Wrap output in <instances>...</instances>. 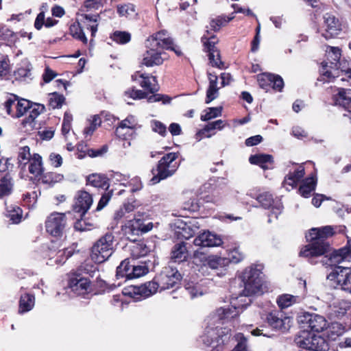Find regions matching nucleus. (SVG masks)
Here are the masks:
<instances>
[{"instance_id": "1", "label": "nucleus", "mask_w": 351, "mask_h": 351, "mask_svg": "<svg viewBox=\"0 0 351 351\" xmlns=\"http://www.w3.org/2000/svg\"><path fill=\"white\" fill-rule=\"evenodd\" d=\"M239 306H234L221 307L211 315L208 319V326L205 329V333L202 336V341L206 346H211L215 341L217 343L216 348L212 351H220L221 344H223L230 337V329L226 327H220V324L237 317L239 313Z\"/></svg>"}, {"instance_id": "2", "label": "nucleus", "mask_w": 351, "mask_h": 351, "mask_svg": "<svg viewBox=\"0 0 351 351\" xmlns=\"http://www.w3.org/2000/svg\"><path fill=\"white\" fill-rule=\"evenodd\" d=\"M182 278L178 269L170 266L165 267L153 280L138 287H133L131 288L132 291L125 294H130L134 298L135 295H139L136 298V299L146 298L156 293L158 289L162 291L176 287L180 283Z\"/></svg>"}, {"instance_id": "3", "label": "nucleus", "mask_w": 351, "mask_h": 351, "mask_svg": "<svg viewBox=\"0 0 351 351\" xmlns=\"http://www.w3.org/2000/svg\"><path fill=\"white\" fill-rule=\"evenodd\" d=\"M333 234V228L330 226L312 228L306 235L310 243L300 250V256L312 258L330 252V245L326 239Z\"/></svg>"}, {"instance_id": "4", "label": "nucleus", "mask_w": 351, "mask_h": 351, "mask_svg": "<svg viewBox=\"0 0 351 351\" xmlns=\"http://www.w3.org/2000/svg\"><path fill=\"white\" fill-rule=\"evenodd\" d=\"M241 278L244 285V289L239 294V297H250L263 293L262 272L260 269L252 266L247 267L244 270Z\"/></svg>"}, {"instance_id": "5", "label": "nucleus", "mask_w": 351, "mask_h": 351, "mask_svg": "<svg viewBox=\"0 0 351 351\" xmlns=\"http://www.w3.org/2000/svg\"><path fill=\"white\" fill-rule=\"evenodd\" d=\"M114 236L112 233H106L101 237L93 246L91 258L97 263L108 260L113 254Z\"/></svg>"}, {"instance_id": "6", "label": "nucleus", "mask_w": 351, "mask_h": 351, "mask_svg": "<svg viewBox=\"0 0 351 351\" xmlns=\"http://www.w3.org/2000/svg\"><path fill=\"white\" fill-rule=\"evenodd\" d=\"M328 55L330 56L332 61H330V63L326 62H322L319 69L321 77L318 78V80L328 82L339 76L341 50L338 47H331Z\"/></svg>"}, {"instance_id": "7", "label": "nucleus", "mask_w": 351, "mask_h": 351, "mask_svg": "<svg viewBox=\"0 0 351 351\" xmlns=\"http://www.w3.org/2000/svg\"><path fill=\"white\" fill-rule=\"evenodd\" d=\"M145 214V213L138 212L134 215V219H130L126 223L125 233L130 240H133L130 236L139 235L140 234L147 232L152 229L153 224L152 222L145 224L143 217ZM134 241H135V239H134Z\"/></svg>"}, {"instance_id": "8", "label": "nucleus", "mask_w": 351, "mask_h": 351, "mask_svg": "<svg viewBox=\"0 0 351 351\" xmlns=\"http://www.w3.org/2000/svg\"><path fill=\"white\" fill-rule=\"evenodd\" d=\"M327 279L337 281L342 290L351 294V268L337 266L327 275Z\"/></svg>"}, {"instance_id": "9", "label": "nucleus", "mask_w": 351, "mask_h": 351, "mask_svg": "<svg viewBox=\"0 0 351 351\" xmlns=\"http://www.w3.org/2000/svg\"><path fill=\"white\" fill-rule=\"evenodd\" d=\"M47 232L53 237H61L66 227V217L64 213H51L45 222Z\"/></svg>"}, {"instance_id": "10", "label": "nucleus", "mask_w": 351, "mask_h": 351, "mask_svg": "<svg viewBox=\"0 0 351 351\" xmlns=\"http://www.w3.org/2000/svg\"><path fill=\"white\" fill-rule=\"evenodd\" d=\"M266 320L272 329L285 332L291 326V319L281 311H274L267 315Z\"/></svg>"}, {"instance_id": "11", "label": "nucleus", "mask_w": 351, "mask_h": 351, "mask_svg": "<svg viewBox=\"0 0 351 351\" xmlns=\"http://www.w3.org/2000/svg\"><path fill=\"white\" fill-rule=\"evenodd\" d=\"M173 44V40L169 33L165 29L150 36L145 42L146 47L169 49Z\"/></svg>"}, {"instance_id": "12", "label": "nucleus", "mask_w": 351, "mask_h": 351, "mask_svg": "<svg viewBox=\"0 0 351 351\" xmlns=\"http://www.w3.org/2000/svg\"><path fill=\"white\" fill-rule=\"evenodd\" d=\"M300 322L304 327L316 332L323 331L327 326L325 317L315 313H304L300 317Z\"/></svg>"}, {"instance_id": "13", "label": "nucleus", "mask_w": 351, "mask_h": 351, "mask_svg": "<svg viewBox=\"0 0 351 351\" xmlns=\"http://www.w3.org/2000/svg\"><path fill=\"white\" fill-rule=\"evenodd\" d=\"M193 243L202 247H212L220 246L223 241L220 236L210 231H204L195 237Z\"/></svg>"}, {"instance_id": "14", "label": "nucleus", "mask_w": 351, "mask_h": 351, "mask_svg": "<svg viewBox=\"0 0 351 351\" xmlns=\"http://www.w3.org/2000/svg\"><path fill=\"white\" fill-rule=\"evenodd\" d=\"M92 195L85 191H79L75 195L73 210L84 216L93 204Z\"/></svg>"}, {"instance_id": "15", "label": "nucleus", "mask_w": 351, "mask_h": 351, "mask_svg": "<svg viewBox=\"0 0 351 351\" xmlns=\"http://www.w3.org/2000/svg\"><path fill=\"white\" fill-rule=\"evenodd\" d=\"M69 288L77 295H84L88 292L90 281L80 274H74L69 280Z\"/></svg>"}, {"instance_id": "16", "label": "nucleus", "mask_w": 351, "mask_h": 351, "mask_svg": "<svg viewBox=\"0 0 351 351\" xmlns=\"http://www.w3.org/2000/svg\"><path fill=\"white\" fill-rule=\"evenodd\" d=\"M351 256V247L346 246L340 248L338 250H334L330 254L329 257L327 258L326 262H324V265H329L333 269L337 267L339 263L348 259Z\"/></svg>"}, {"instance_id": "17", "label": "nucleus", "mask_w": 351, "mask_h": 351, "mask_svg": "<svg viewBox=\"0 0 351 351\" xmlns=\"http://www.w3.org/2000/svg\"><path fill=\"white\" fill-rule=\"evenodd\" d=\"M189 251L186 247V243L184 241L176 243L171 251V260L174 263H183L187 261Z\"/></svg>"}, {"instance_id": "18", "label": "nucleus", "mask_w": 351, "mask_h": 351, "mask_svg": "<svg viewBox=\"0 0 351 351\" xmlns=\"http://www.w3.org/2000/svg\"><path fill=\"white\" fill-rule=\"evenodd\" d=\"M351 307V302L341 300L332 302L329 306V315L332 318L343 317Z\"/></svg>"}, {"instance_id": "19", "label": "nucleus", "mask_w": 351, "mask_h": 351, "mask_svg": "<svg viewBox=\"0 0 351 351\" xmlns=\"http://www.w3.org/2000/svg\"><path fill=\"white\" fill-rule=\"evenodd\" d=\"M147 48L149 50L143 54L142 64L146 66H154L162 64L164 60L161 56L162 53L157 51L158 49Z\"/></svg>"}, {"instance_id": "20", "label": "nucleus", "mask_w": 351, "mask_h": 351, "mask_svg": "<svg viewBox=\"0 0 351 351\" xmlns=\"http://www.w3.org/2000/svg\"><path fill=\"white\" fill-rule=\"evenodd\" d=\"M45 110V106L40 104H34L28 110V115L22 121L24 127L29 126L33 128L36 125L35 119Z\"/></svg>"}, {"instance_id": "21", "label": "nucleus", "mask_w": 351, "mask_h": 351, "mask_svg": "<svg viewBox=\"0 0 351 351\" xmlns=\"http://www.w3.org/2000/svg\"><path fill=\"white\" fill-rule=\"evenodd\" d=\"M130 258L132 261L144 258L150 252V248L144 241L133 243L130 246Z\"/></svg>"}, {"instance_id": "22", "label": "nucleus", "mask_w": 351, "mask_h": 351, "mask_svg": "<svg viewBox=\"0 0 351 351\" xmlns=\"http://www.w3.org/2000/svg\"><path fill=\"white\" fill-rule=\"evenodd\" d=\"M32 71V64L28 62H25L14 71V75L16 80L28 83L33 79Z\"/></svg>"}, {"instance_id": "23", "label": "nucleus", "mask_w": 351, "mask_h": 351, "mask_svg": "<svg viewBox=\"0 0 351 351\" xmlns=\"http://www.w3.org/2000/svg\"><path fill=\"white\" fill-rule=\"evenodd\" d=\"M202 40L204 43L205 49L208 52V58L213 60L215 56L219 58V52L215 47L218 42L215 36L212 35L208 37L204 34L202 38Z\"/></svg>"}, {"instance_id": "24", "label": "nucleus", "mask_w": 351, "mask_h": 351, "mask_svg": "<svg viewBox=\"0 0 351 351\" xmlns=\"http://www.w3.org/2000/svg\"><path fill=\"white\" fill-rule=\"evenodd\" d=\"M157 175L154 176L151 180V182L154 184L158 183L162 180L173 176L176 171V169L167 167V166L164 165L163 163L159 160L157 166Z\"/></svg>"}, {"instance_id": "25", "label": "nucleus", "mask_w": 351, "mask_h": 351, "mask_svg": "<svg viewBox=\"0 0 351 351\" xmlns=\"http://www.w3.org/2000/svg\"><path fill=\"white\" fill-rule=\"evenodd\" d=\"M87 184L96 188L108 189V179L103 174L92 173L86 177Z\"/></svg>"}, {"instance_id": "26", "label": "nucleus", "mask_w": 351, "mask_h": 351, "mask_svg": "<svg viewBox=\"0 0 351 351\" xmlns=\"http://www.w3.org/2000/svg\"><path fill=\"white\" fill-rule=\"evenodd\" d=\"M249 161L251 164L259 165L263 169H269V165L273 163V157L269 154H255L252 155Z\"/></svg>"}, {"instance_id": "27", "label": "nucleus", "mask_w": 351, "mask_h": 351, "mask_svg": "<svg viewBox=\"0 0 351 351\" xmlns=\"http://www.w3.org/2000/svg\"><path fill=\"white\" fill-rule=\"evenodd\" d=\"M324 23L326 26V31L330 34V36L337 34L340 30L339 21L331 14L326 13L324 16Z\"/></svg>"}, {"instance_id": "28", "label": "nucleus", "mask_w": 351, "mask_h": 351, "mask_svg": "<svg viewBox=\"0 0 351 351\" xmlns=\"http://www.w3.org/2000/svg\"><path fill=\"white\" fill-rule=\"evenodd\" d=\"M150 261H141L139 264L132 263V277L131 279L135 278H139L148 273L149 269Z\"/></svg>"}, {"instance_id": "29", "label": "nucleus", "mask_w": 351, "mask_h": 351, "mask_svg": "<svg viewBox=\"0 0 351 351\" xmlns=\"http://www.w3.org/2000/svg\"><path fill=\"white\" fill-rule=\"evenodd\" d=\"M34 295L29 293L21 295L19 301V313H23L28 312L32 309L34 306Z\"/></svg>"}, {"instance_id": "30", "label": "nucleus", "mask_w": 351, "mask_h": 351, "mask_svg": "<svg viewBox=\"0 0 351 351\" xmlns=\"http://www.w3.org/2000/svg\"><path fill=\"white\" fill-rule=\"evenodd\" d=\"M13 181L10 175L6 174L0 179V198L10 195L13 189Z\"/></svg>"}, {"instance_id": "31", "label": "nucleus", "mask_w": 351, "mask_h": 351, "mask_svg": "<svg viewBox=\"0 0 351 351\" xmlns=\"http://www.w3.org/2000/svg\"><path fill=\"white\" fill-rule=\"evenodd\" d=\"M310 342V350L326 351L328 349L326 341L321 336L311 335Z\"/></svg>"}, {"instance_id": "32", "label": "nucleus", "mask_w": 351, "mask_h": 351, "mask_svg": "<svg viewBox=\"0 0 351 351\" xmlns=\"http://www.w3.org/2000/svg\"><path fill=\"white\" fill-rule=\"evenodd\" d=\"M132 264L130 258L123 260L117 268V277L131 279Z\"/></svg>"}, {"instance_id": "33", "label": "nucleus", "mask_w": 351, "mask_h": 351, "mask_svg": "<svg viewBox=\"0 0 351 351\" xmlns=\"http://www.w3.org/2000/svg\"><path fill=\"white\" fill-rule=\"evenodd\" d=\"M315 186L316 180L314 179V178H307L303 181L302 184L300 186V193L304 197H308L311 193L315 191Z\"/></svg>"}, {"instance_id": "34", "label": "nucleus", "mask_w": 351, "mask_h": 351, "mask_svg": "<svg viewBox=\"0 0 351 351\" xmlns=\"http://www.w3.org/2000/svg\"><path fill=\"white\" fill-rule=\"evenodd\" d=\"M117 13L120 16L128 19H134L137 16L136 6L132 3H126L117 5Z\"/></svg>"}, {"instance_id": "35", "label": "nucleus", "mask_w": 351, "mask_h": 351, "mask_svg": "<svg viewBox=\"0 0 351 351\" xmlns=\"http://www.w3.org/2000/svg\"><path fill=\"white\" fill-rule=\"evenodd\" d=\"M136 125L135 118L134 116L130 115L124 120L119 123V126L117 128L115 133L119 138H125V134L121 132V130L125 128L134 129Z\"/></svg>"}, {"instance_id": "36", "label": "nucleus", "mask_w": 351, "mask_h": 351, "mask_svg": "<svg viewBox=\"0 0 351 351\" xmlns=\"http://www.w3.org/2000/svg\"><path fill=\"white\" fill-rule=\"evenodd\" d=\"M223 128V121L221 119L210 122L204 128V129L198 132V133L196 134V138L198 141H200L202 136L210 138L212 136V134H206V133L209 132L210 131L215 129L221 130Z\"/></svg>"}, {"instance_id": "37", "label": "nucleus", "mask_w": 351, "mask_h": 351, "mask_svg": "<svg viewBox=\"0 0 351 351\" xmlns=\"http://www.w3.org/2000/svg\"><path fill=\"white\" fill-rule=\"evenodd\" d=\"M29 161V165L28 169L29 173L36 176L41 175L43 173L41 156L39 154H35Z\"/></svg>"}, {"instance_id": "38", "label": "nucleus", "mask_w": 351, "mask_h": 351, "mask_svg": "<svg viewBox=\"0 0 351 351\" xmlns=\"http://www.w3.org/2000/svg\"><path fill=\"white\" fill-rule=\"evenodd\" d=\"M336 102L339 105L346 107L351 102V89L350 88H338V93L335 96Z\"/></svg>"}, {"instance_id": "39", "label": "nucleus", "mask_w": 351, "mask_h": 351, "mask_svg": "<svg viewBox=\"0 0 351 351\" xmlns=\"http://www.w3.org/2000/svg\"><path fill=\"white\" fill-rule=\"evenodd\" d=\"M70 34L75 38L86 44L88 39L85 36L79 20L71 25L69 27Z\"/></svg>"}, {"instance_id": "40", "label": "nucleus", "mask_w": 351, "mask_h": 351, "mask_svg": "<svg viewBox=\"0 0 351 351\" xmlns=\"http://www.w3.org/2000/svg\"><path fill=\"white\" fill-rule=\"evenodd\" d=\"M143 80L140 82V85L145 89L148 90L151 93H154L158 90V86L155 83L156 82V77L152 76L151 77L145 76V74L142 73L139 75Z\"/></svg>"}, {"instance_id": "41", "label": "nucleus", "mask_w": 351, "mask_h": 351, "mask_svg": "<svg viewBox=\"0 0 351 351\" xmlns=\"http://www.w3.org/2000/svg\"><path fill=\"white\" fill-rule=\"evenodd\" d=\"M304 175V168L300 166L296 171L293 173H289L288 176L285 177L284 182L292 187H293L297 182L303 178Z\"/></svg>"}, {"instance_id": "42", "label": "nucleus", "mask_w": 351, "mask_h": 351, "mask_svg": "<svg viewBox=\"0 0 351 351\" xmlns=\"http://www.w3.org/2000/svg\"><path fill=\"white\" fill-rule=\"evenodd\" d=\"M184 287L192 298L204 293V290L198 282L186 281L185 279Z\"/></svg>"}, {"instance_id": "43", "label": "nucleus", "mask_w": 351, "mask_h": 351, "mask_svg": "<svg viewBox=\"0 0 351 351\" xmlns=\"http://www.w3.org/2000/svg\"><path fill=\"white\" fill-rule=\"evenodd\" d=\"M297 297L289 294H283L277 299L278 305L280 308H286L296 302Z\"/></svg>"}, {"instance_id": "44", "label": "nucleus", "mask_w": 351, "mask_h": 351, "mask_svg": "<svg viewBox=\"0 0 351 351\" xmlns=\"http://www.w3.org/2000/svg\"><path fill=\"white\" fill-rule=\"evenodd\" d=\"M274 79L271 73H262L258 75L257 80L261 88L267 90L271 86V80Z\"/></svg>"}, {"instance_id": "45", "label": "nucleus", "mask_w": 351, "mask_h": 351, "mask_svg": "<svg viewBox=\"0 0 351 351\" xmlns=\"http://www.w3.org/2000/svg\"><path fill=\"white\" fill-rule=\"evenodd\" d=\"M311 337V334L304 333L303 335L295 337L294 343L298 348L310 350Z\"/></svg>"}, {"instance_id": "46", "label": "nucleus", "mask_w": 351, "mask_h": 351, "mask_svg": "<svg viewBox=\"0 0 351 351\" xmlns=\"http://www.w3.org/2000/svg\"><path fill=\"white\" fill-rule=\"evenodd\" d=\"M177 158V153L171 152L165 155L160 161L162 162L164 165L167 166V167L173 168L177 170L178 165L175 162Z\"/></svg>"}, {"instance_id": "47", "label": "nucleus", "mask_w": 351, "mask_h": 351, "mask_svg": "<svg viewBox=\"0 0 351 351\" xmlns=\"http://www.w3.org/2000/svg\"><path fill=\"white\" fill-rule=\"evenodd\" d=\"M111 38L119 44H126L130 42L131 35L126 32L116 31L111 36Z\"/></svg>"}, {"instance_id": "48", "label": "nucleus", "mask_w": 351, "mask_h": 351, "mask_svg": "<svg viewBox=\"0 0 351 351\" xmlns=\"http://www.w3.org/2000/svg\"><path fill=\"white\" fill-rule=\"evenodd\" d=\"M256 200L265 208H270L274 203L271 194L269 193L259 194L256 197Z\"/></svg>"}, {"instance_id": "49", "label": "nucleus", "mask_w": 351, "mask_h": 351, "mask_svg": "<svg viewBox=\"0 0 351 351\" xmlns=\"http://www.w3.org/2000/svg\"><path fill=\"white\" fill-rule=\"evenodd\" d=\"M31 102L27 99H19L16 103V117H20L26 114L31 107Z\"/></svg>"}, {"instance_id": "50", "label": "nucleus", "mask_w": 351, "mask_h": 351, "mask_svg": "<svg viewBox=\"0 0 351 351\" xmlns=\"http://www.w3.org/2000/svg\"><path fill=\"white\" fill-rule=\"evenodd\" d=\"M230 20H232V18L226 19L221 16L212 19L210 22V29L214 32H217L220 29L221 27L225 25Z\"/></svg>"}, {"instance_id": "51", "label": "nucleus", "mask_w": 351, "mask_h": 351, "mask_svg": "<svg viewBox=\"0 0 351 351\" xmlns=\"http://www.w3.org/2000/svg\"><path fill=\"white\" fill-rule=\"evenodd\" d=\"M7 212V216L10 219L12 223H18L19 222H20L21 219L22 211L19 207H11L10 210H9L8 208Z\"/></svg>"}, {"instance_id": "52", "label": "nucleus", "mask_w": 351, "mask_h": 351, "mask_svg": "<svg viewBox=\"0 0 351 351\" xmlns=\"http://www.w3.org/2000/svg\"><path fill=\"white\" fill-rule=\"evenodd\" d=\"M221 107L208 108L206 113L201 116V120L207 121L211 119L217 117L221 114Z\"/></svg>"}, {"instance_id": "53", "label": "nucleus", "mask_w": 351, "mask_h": 351, "mask_svg": "<svg viewBox=\"0 0 351 351\" xmlns=\"http://www.w3.org/2000/svg\"><path fill=\"white\" fill-rule=\"evenodd\" d=\"M124 95L126 97L133 99H141L146 98L147 95L146 93L141 90H136L134 88H130L125 91Z\"/></svg>"}, {"instance_id": "54", "label": "nucleus", "mask_w": 351, "mask_h": 351, "mask_svg": "<svg viewBox=\"0 0 351 351\" xmlns=\"http://www.w3.org/2000/svg\"><path fill=\"white\" fill-rule=\"evenodd\" d=\"M64 100V97L62 95L53 93L51 95L49 100V104L53 109L59 108L62 106Z\"/></svg>"}, {"instance_id": "55", "label": "nucleus", "mask_w": 351, "mask_h": 351, "mask_svg": "<svg viewBox=\"0 0 351 351\" xmlns=\"http://www.w3.org/2000/svg\"><path fill=\"white\" fill-rule=\"evenodd\" d=\"M244 258V254L240 251L239 247H234L230 250L228 253V259L231 263H238Z\"/></svg>"}, {"instance_id": "56", "label": "nucleus", "mask_w": 351, "mask_h": 351, "mask_svg": "<svg viewBox=\"0 0 351 351\" xmlns=\"http://www.w3.org/2000/svg\"><path fill=\"white\" fill-rule=\"evenodd\" d=\"M223 260L217 256H212L208 258L206 264L204 265V267H208L213 270H217L218 269L222 267Z\"/></svg>"}, {"instance_id": "57", "label": "nucleus", "mask_w": 351, "mask_h": 351, "mask_svg": "<svg viewBox=\"0 0 351 351\" xmlns=\"http://www.w3.org/2000/svg\"><path fill=\"white\" fill-rule=\"evenodd\" d=\"M62 178V176L61 175L49 172L43 174L40 179L42 182L51 184L57 182Z\"/></svg>"}, {"instance_id": "58", "label": "nucleus", "mask_w": 351, "mask_h": 351, "mask_svg": "<svg viewBox=\"0 0 351 351\" xmlns=\"http://www.w3.org/2000/svg\"><path fill=\"white\" fill-rule=\"evenodd\" d=\"M236 339L238 343L232 351H247V339L245 336L242 333H238Z\"/></svg>"}, {"instance_id": "59", "label": "nucleus", "mask_w": 351, "mask_h": 351, "mask_svg": "<svg viewBox=\"0 0 351 351\" xmlns=\"http://www.w3.org/2000/svg\"><path fill=\"white\" fill-rule=\"evenodd\" d=\"M177 233L179 237L184 239H189L193 236L195 230L191 228L190 226L185 223L182 228H179V230L177 231Z\"/></svg>"}, {"instance_id": "60", "label": "nucleus", "mask_w": 351, "mask_h": 351, "mask_svg": "<svg viewBox=\"0 0 351 351\" xmlns=\"http://www.w3.org/2000/svg\"><path fill=\"white\" fill-rule=\"evenodd\" d=\"M123 184L125 186H129L132 193L138 191L143 188L141 180L138 177H134L132 178L127 184Z\"/></svg>"}, {"instance_id": "61", "label": "nucleus", "mask_w": 351, "mask_h": 351, "mask_svg": "<svg viewBox=\"0 0 351 351\" xmlns=\"http://www.w3.org/2000/svg\"><path fill=\"white\" fill-rule=\"evenodd\" d=\"M134 208L135 205L133 203L124 204L123 206L117 212L116 218L120 219L125 217L127 213L132 212Z\"/></svg>"}, {"instance_id": "62", "label": "nucleus", "mask_w": 351, "mask_h": 351, "mask_svg": "<svg viewBox=\"0 0 351 351\" xmlns=\"http://www.w3.org/2000/svg\"><path fill=\"white\" fill-rule=\"evenodd\" d=\"M19 98L14 95L11 96L5 102V108L8 114L12 115L13 108H16V103L18 102Z\"/></svg>"}, {"instance_id": "63", "label": "nucleus", "mask_w": 351, "mask_h": 351, "mask_svg": "<svg viewBox=\"0 0 351 351\" xmlns=\"http://www.w3.org/2000/svg\"><path fill=\"white\" fill-rule=\"evenodd\" d=\"M112 193H113V191L110 190V191H108L107 192L104 193V194H103V195L101 196V197L97 204L96 210H101L107 205V204L108 203V202L110 201V199L112 197Z\"/></svg>"}, {"instance_id": "64", "label": "nucleus", "mask_w": 351, "mask_h": 351, "mask_svg": "<svg viewBox=\"0 0 351 351\" xmlns=\"http://www.w3.org/2000/svg\"><path fill=\"white\" fill-rule=\"evenodd\" d=\"M72 120V115L69 112H65L62 125V132L64 135L70 131Z\"/></svg>"}]
</instances>
